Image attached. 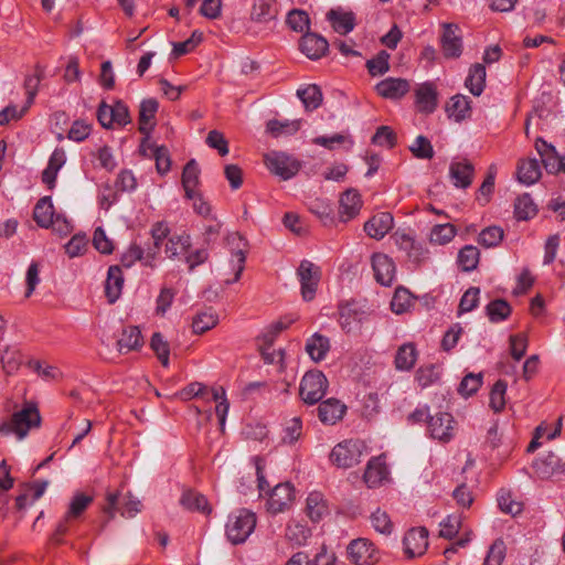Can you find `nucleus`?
<instances>
[{"label":"nucleus","mask_w":565,"mask_h":565,"mask_svg":"<svg viewBox=\"0 0 565 565\" xmlns=\"http://www.w3.org/2000/svg\"><path fill=\"white\" fill-rule=\"evenodd\" d=\"M482 384L481 374H467L459 384L458 392L462 396H471L475 394Z\"/></svg>","instance_id":"obj_63"},{"label":"nucleus","mask_w":565,"mask_h":565,"mask_svg":"<svg viewBox=\"0 0 565 565\" xmlns=\"http://www.w3.org/2000/svg\"><path fill=\"white\" fill-rule=\"evenodd\" d=\"M535 466L537 471L544 477H548L555 472H562L565 469V463H562L559 457L553 452H548L546 456L540 458L535 462Z\"/></svg>","instance_id":"obj_43"},{"label":"nucleus","mask_w":565,"mask_h":565,"mask_svg":"<svg viewBox=\"0 0 565 565\" xmlns=\"http://www.w3.org/2000/svg\"><path fill=\"white\" fill-rule=\"evenodd\" d=\"M475 167L468 159L454 160L449 166V177L456 188L467 189L471 185Z\"/></svg>","instance_id":"obj_19"},{"label":"nucleus","mask_w":565,"mask_h":565,"mask_svg":"<svg viewBox=\"0 0 565 565\" xmlns=\"http://www.w3.org/2000/svg\"><path fill=\"white\" fill-rule=\"evenodd\" d=\"M348 555L355 565H373L380 559L379 551L367 539L353 540L348 546Z\"/></svg>","instance_id":"obj_11"},{"label":"nucleus","mask_w":565,"mask_h":565,"mask_svg":"<svg viewBox=\"0 0 565 565\" xmlns=\"http://www.w3.org/2000/svg\"><path fill=\"white\" fill-rule=\"evenodd\" d=\"M388 468L383 457H373L369 460L364 472V481L369 488L380 487L388 479Z\"/></svg>","instance_id":"obj_22"},{"label":"nucleus","mask_w":565,"mask_h":565,"mask_svg":"<svg viewBox=\"0 0 565 565\" xmlns=\"http://www.w3.org/2000/svg\"><path fill=\"white\" fill-rule=\"evenodd\" d=\"M414 300L415 297L412 295V292L404 286H399L395 290L391 301L392 311L397 315L404 313L409 310L414 303Z\"/></svg>","instance_id":"obj_42"},{"label":"nucleus","mask_w":565,"mask_h":565,"mask_svg":"<svg viewBox=\"0 0 565 565\" xmlns=\"http://www.w3.org/2000/svg\"><path fill=\"white\" fill-rule=\"evenodd\" d=\"M301 127V120H269L267 122V130L274 136L278 137L280 135H294Z\"/></svg>","instance_id":"obj_48"},{"label":"nucleus","mask_w":565,"mask_h":565,"mask_svg":"<svg viewBox=\"0 0 565 565\" xmlns=\"http://www.w3.org/2000/svg\"><path fill=\"white\" fill-rule=\"evenodd\" d=\"M365 446L360 440L348 439L335 445L330 455V461L338 468L348 469L361 462Z\"/></svg>","instance_id":"obj_5"},{"label":"nucleus","mask_w":565,"mask_h":565,"mask_svg":"<svg viewBox=\"0 0 565 565\" xmlns=\"http://www.w3.org/2000/svg\"><path fill=\"white\" fill-rule=\"evenodd\" d=\"M227 243L232 246V264L234 276L226 279L225 282H236L241 279V274L245 268L247 242L238 233H232L227 236Z\"/></svg>","instance_id":"obj_12"},{"label":"nucleus","mask_w":565,"mask_h":565,"mask_svg":"<svg viewBox=\"0 0 565 565\" xmlns=\"http://www.w3.org/2000/svg\"><path fill=\"white\" fill-rule=\"evenodd\" d=\"M519 182L531 185L541 178V168L536 159L520 160L516 170Z\"/></svg>","instance_id":"obj_31"},{"label":"nucleus","mask_w":565,"mask_h":565,"mask_svg":"<svg viewBox=\"0 0 565 565\" xmlns=\"http://www.w3.org/2000/svg\"><path fill=\"white\" fill-rule=\"evenodd\" d=\"M536 205L530 194L520 195L514 203V214L520 221H526L536 215Z\"/></svg>","instance_id":"obj_46"},{"label":"nucleus","mask_w":565,"mask_h":565,"mask_svg":"<svg viewBox=\"0 0 565 565\" xmlns=\"http://www.w3.org/2000/svg\"><path fill=\"white\" fill-rule=\"evenodd\" d=\"M512 312L510 303L504 299H494L486 306V315L492 323L507 320Z\"/></svg>","instance_id":"obj_39"},{"label":"nucleus","mask_w":565,"mask_h":565,"mask_svg":"<svg viewBox=\"0 0 565 565\" xmlns=\"http://www.w3.org/2000/svg\"><path fill=\"white\" fill-rule=\"evenodd\" d=\"M106 500L107 504L103 510L108 514L109 520L114 519L116 511H119L125 518H134L140 511V501L134 498L129 492L108 493Z\"/></svg>","instance_id":"obj_8"},{"label":"nucleus","mask_w":565,"mask_h":565,"mask_svg":"<svg viewBox=\"0 0 565 565\" xmlns=\"http://www.w3.org/2000/svg\"><path fill=\"white\" fill-rule=\"evenodd\" d=\"M40 424L39 409L35 405L26 404L21 411L15 412L10 420L0 424V434H14L18 439H23L31 428L39 427Z\"/></svg>","instance_id":"obj_1"},{"label":"nucleus","mask_w":565,"mask_h":565,"mask_svg":"<svg viewBox=\"0 0 565 565\" xmlns=\"http://www.w3.org/2000/svg\"><path fill=\"white\" fill-rule=\"evenodd\" d=\"M117 345L119 352L139 350L143 345V337L139 328L136 326L125 328L117 341Z\"/></svg>","instance_id":"obj_30"},{"label":"nucleus","mask_w":565,"mask_h":565,"mask_svg":"<svg viewBox=\"0 0 565 565\" xmlns=\"http://www.w3.org/2000/svg\"><path fill=\"white\" fill-rule=\"evenodd\" d=\"M339 323L345 333H352L360 329L362 322L367 319L371 313L369 308L360 305L355 300L341 302L338 306Z\"/></svg>","instance_id":"obj_7"},{"label":"nucleus","mask_w":565,"mask_h":565,"mask_svg":"<svg viewBox=\"0 0 565 565\" xmlns=\"http://www.w3.org/2000/svg\"><path fill=\"white\" fill-rule=\"evenodd\" d=\"M294 499L295 489L292 484L289 482L279 483L269 491L268 511L275 514L280 513L290 507Z\"/></svg>","instance_id":"obj_13"},{"label":"nucleus","mask_w":565,"mask_h":565,"mask_svg":"<svg viewBox=\"0 0 565 565\" xmlns=\"http://www.w3.org/2000/svg\"><path fill=\"white\" fill-rule=\"evenodd\" d=\"M309 211L315 214L324 225L332 222V206L329 201L315 199L309 203Z\"/></svg>","instance_id":"obj_58"},{"label":"nucleus","mask_w":565,"mask_h":565,"mask_svg":"<svg viewBox=\"0 0 565 565\" xmlns=\"http://www.w3.org/2000/svg\"><path fill=\"white\" fill-rule=\"evenodd\" d=\"M362 206L361 195L356 190L349 189L340 198L339 213L343 222L354 218Z\"/></svg>","instance_id":"obj_26"},{"label":"nucleus","mask_w":565,"mask_h":565,"mask_svg":"<svg viewBox=\"0 0 565 565\" xmlns=\"http://www.w3.org/2000/svg\"><path fill=\"white\" fill-rule=\"evenodd\" d=\"M504 232L500 226H488L483 228L478 237V243L486 248L498 246L503 239Z\"/></svg>","instance_id":"obj_51"},{"label":"nucleus","mask_w":565,"mask_h":565,"mask_svg":"<svg viewBox=\"0 0 565 565\" xmlns=\"http://www.w3.org/2000/svg\"><path fill=\"white\" fill-rule=\"evenodd\" d=\"M392 239L399 250L404 252L409 262L419 265L428 259L429 252L425 245L417 242L414 236L405 231H396Z\"/></svg>","instance_id":"obj_10"},{"label":"nucleus","mask_w":565,"mask_h":565,"mask_svg":"<svg viewBox=\"0 0 565 565\" xmlns=\"http://www.w3.org/2000/svg\"><path fill=\"white\" fill-rule=\"evenodd\" d=\"M200 183V168L194 159H191L182 171V185L186 198H194V192Z\"/></svg>","instance_id":"obj_32"},{"label":"nucleus","mask_w":565,"mask_h":565,"mask_svg":"<svg viewBox=\"0 0 565 565\" xmlns=\"http://www.w3.org/2000/svg\"><path fill=\"white\" fill-rule=\"evenodd\" d=\"M507 382L503 380H498L490 392V407L495 412H501L505 406V393H507Z\"/></svg>","instance_id":"obj_56"},{"label":"nucleus","mask_w":565,"mask_h":565,"mask_svg":"<svg viewBox=\"0 0 565 565\" xmlns=\"http://www.w3.org/2000/svg\"><path fill=\"white\" fill-rule=\"evenodd\" d=\"M415 106L420 114H433L438 106V92L431 82H425L415 89Z\"/></svg>","instance_id":"obj_15"},{"label":"nucleus","mask_w":565,"mask_h":565,"mask_svg":"<svg viewBox=\"0 0 565 565\" xmlns=\"http://www.w3.org/2000/svg\"><path fill=\"white\" fill-rule=\"evenodd\" d=\"M329 350L330 340L320 333H315L307 340L306 351L315 362L322 361Z\"/></svg>","instance_id":"obj_33"},{"label":"nucleus","mask_w":565,"mask_h":565,"mask_svg":"<svg viewBox=\"0 0 565 565\" xmlns=\"http://www.w3.org/2000/svg\"><path fill=\"white\" fill-rule=\"evenodd\" d=\"M372 268L376 282H392L395 276V264L391 257L377 253L372 256Z\"/></svg>","instance_id":"obj_24"},{"label":"nucleus","mask_w":565,"mask_h":565,"mask_svg":"<svg viewBox=\"0 0 565 565\" xmlns=\"http://www.w3.org/2000/svg\"><path fill=\"white\" fill-rule=\"evenodd\" d=\"M300 51L310 60H319L321 58L329 49L328 41L317 34L307 32L300 40L299 43Z\"/></svg>","instance_id":"obj_21"},{"label":"nucleus","mask_w":565,"mask_h":565,"mask_svg":"<svg viewBox=\"0 0 565 565\" xmlns=\"http://www.w3.org/2000/svg\"><path fill=\"white\" fill-rule=\"evenodd\" d=\"M256 526V515L247 509H239L228 516L226 536L233 544L244 543Z\"/></svg>","instance_id":"obj_4"},{"label":"nucleus","mask_w":565,"mask_h":565,"mask_svg":"<svg viewBox=\"0 0 565 565\" xmlns=\"http://www.w3.org/2000/svg\"><path fill=\"white\" fill-rule=\"evenodd\" d=\"M207 387L199 382H192L178 392L177 396L182 401H190L194 397H202L210 401Z\"/></svg>","instance_id":"obj_60"},{"label":"nucleus","mask_w":565,"mask_h":565,"mask_svg":"<svg viewBox=\"0 0 565 565\" xmlns=\"http://www.w3.org/2000/svg\"><path fill=\"white\" fill-rule=\"evenodd\" d=\"M417 351L413 343H405L398 348L395 355V367L399 371H409L416 362Z\"/></svg>","instance_id":"obj_40"},{"label":"nucleus","mask_w":565,"mask_h":565,"mask_svg":"<svg viewBox=\"0 0 565 565\" xmlns=\"http://www.w3.org/2000/svg\"><path fill=\"white\" fill-rule=\"evenodd\" d=\"M317 411L318 417L323 424L334 425L343 417L347 407L337 398H328L320 403Z\"/></svg>","instance_id":"obj_25"},{"label":"nucleus","mask_w":565,"mask_h":565,"mask_svg":"<svg viewBox=\"0 0 565 565\" xmlns=\"http://www.w3.org/2000/svg\"><path fill=\"white\" fill-rule=\"evenodd\" d=\"M328 20L331 22L332 28L340 34H348L354 29V15L351 12H339L330 10L327 14Z\"/></svg>","instance_id":"obj_38"},{"label":"nucleus","mask_w":565,"mask_h":565,"mask_svg":"<svg viewBox=\"0 0 565 565\" xmlns=\"http://www.w3.org/2000/svg\"><path fill=\"white\" fill-rule=\"evenodd\" d=\"M507 547L502 539H497L490 546L483 565H501L505 557Z\"/></svg>","instance_id":"obj_62"},{"label":"nucleus","mask_w":565,"mask_h":565,"mask_svg":"<svg viewBox=\"0 0 565 565\" xmlns=\"http://www.w3.org/2000/svg\"><path fill=\"white\" fill-rule=\"evenodd\" d=\"M191 246L189 235L171 236L166 243L164 253L170 259H180L184 256Z\"/></svg>","instance_id":"obj_37"},{"label":"nucleus","mask_w":565,"mask_h":565,"mask_svg":"<svg viewBox=\"0 0 565 565\" xmlns=\"http://www.w3.org/2000/svg\"><path fill=\"white\" fill-rule=\"evenodd\" d=\"M265 164L268 170L280 177L282 180H289L300 170V162L285 152L271 151L265 154Z\"/></svg>","instance_id":"obj_9"},{"label":"nucleus","mask_w":565,"mask_h":565,"mask_svg":"<svg viewBox=\"0 0 565 565\" xmlns=\"http://www.w3.org/2000/svg\"><path fill=\"white\" fill-rule=\"evenodd\" d=\"M470 99L465 95H455L446 105V113L449 118H454L456 121H462L470 117L471 106Z\"/></svg>","instance_id":"obj_29"},{"label":"nucleus","mask_w":565,"mask_h":565,"mask_svg":"<svg viewBox=\"0 0 565 565\" xmlns=\"http://www.w3.org/2000/svg\"><path fill=\"white\" fill-rule=\"evenodd\" d=\"M479 258V249L473 245H466L459 250L458 264L463 271H470L477 267Z\"/></svg>","instance_id":"obj_47"},{"label":"nucleus","mask_w":565,"mask_h":565,"mask_svg":"<svg viewBox=\"0 0 565 565\" xmlns=\"http://www.w3.org/2000/svg\"><path fill=\"white\" fill-rule=\"evenodd\" d=\"M428 430L434 439L449 441L454 436V417L449 413L439 412L429 417Z\"/></svg>","instance_id":"obj_16"},{"label":"nucleus","mask_w":565,"mask_h":565,"mask_svg":"<svg viewBox=\"0 0 565 565\" xmlns=\"http://www.w3.org/2000/svg\"><path fill=\"white\" fill-rule=\"evenodd\" d=\"M288 26L295 32H303L309 30L310 19L306 11L294 9L286 19Z\"/></svg>","instance_id":"obj_53"},{"label":"nucleus","mask_w":565,"mask_h":565,"mask_svg":"<svg viewBox=\"0 0 565 565\" xmlns=\"http://www.w3.org/2000/svg\"><path fill=\"white\" fill-rule=\"evenodd\" d=\"M486 67L484 65L477 63L469 70V74L465 81V86L475 96H480L486 86Z\"/></svg>","instance_id":"obj_34"},{"label":"nucleus","mask_w":565,"mask_h":565,"mask_svg":"<svg viewBox=\"0 0 565 565\" xmlns=\"http://www.w3.org/2000/svg\"><path fill=\"white\" fill-rule=\"evenodd\" d=\"M297 277L300 282H318L323 278L321 267L308 259L301 260Z\"/></svg>","instance_id":"obj_45"},{"label":"nucleus","mask_w":565,"mask_h":565,"mask_svg":"<svg viewBox=\"0 0 565 565\" xmlns=\"http://www.w3.org/2000/svg\"><path fill=\"white\" fill-rule=\"evenodd\" d=\"M154 259V252H149L146 256L143 255V250L140 246L132 244L130 247L121 255L120 266L125 268L131 267L137 260L141 262L145 266H152V262Z\"/></svg>","instance_id":"obj_35"},{"label":"nucleus","mask_w":565,"mask_h":565,"mask_svg":"<svg viewBox=\"0 0 565 565\" xmlns=\"http://www.w3.org/2000/svg\"><path fill=\"white\" fill-rule=\"evenodd\" d=\"M44 76V70L41 65L35 66V73L33 75L26 76L24 81V88L26 92V106L29 107L35 98V95L39 89V85L41 79Z\"/></svg>","instance_id":"obj_57"},{"label":"nucleus","mask_w":565,"mask_h":565,"mask_svg":"<svg viewBox=\"0 0 565 565\" xmlns=\"http://www.w3.org/2000/svg\"><path fill=\"white\" fill-rule=\"evenodd\" d=\"M276 0H254L250 20L256 23H268L277 18Z\"/></svg>","instance_id":"obj_28"},{"label":"nucleus","mask_w":565,"mask_h":565,"mask_svg":"<svg viewBox=\"0 0 565 565\" xmlns=\"http://www.w3.org/2000/svg\"><path fill=\"white\" fill-rule=\"evenodd\" d=\"M441 49L445 57L456 58L461 55L462 40L459 28L456 24H445L441 35Z\"/></svg>","instance_id":"obj_18"},{"label":"nucleus","mask_w":565,"mask_h":565,"mask_svg":"<svg viewBox=\"0 0 565 565\" xmlns=\"http://www.w3.org/2000/svg\"><path fill=\"white\" fill-rule=\"evenodd\" d=\"M307 515L311 521L318 522L327 513V505L320 492H311L307 498Z\"/></svg>","instance_id":"obj_44"},{"label":"nucleus","mask_w":565,"mask_h":565,"mask_svg":"<svg viewBox=\"0 0 565 565\" xmlns=\"http://www.w3.org/2000/svg\"><path fill=\"white\" fill-rule=\"evenodd\" d=\"M159 108V103L154 98L143 99L139 107V131L147 138L153 130L156 122V114Z\"/></svg>","instance_id":"obj_23"},{"label":"nucleus","mask_w":565,"mask_h":565,"mask_svg":"<svg viewBox=\"0 0 565 565\" xmlns=\"http://www.w3.org/2000/svg\"><path fill=\"white\" fill-rule=\"evenodd\" d=\"M390 54L386 51H380L377 55L366 61V68L372 76L383 75L390 70Z\"/></svg>","instance_id":"obj_55"},{"label":"nucleus","mask_w":565,"mask_h":565,"mask_svg":"<svg viewBox=\"0 0 565 565\" xmlns=\"http://www.w3.org/2000/svg\"><path fill=\"white\" fill-rule=\"evenodd\" d=\"M285 535L289 542L296 545H302L310 536V530L299 522L291 521L286 527Z\"/></svg>","instance_id":"obj_52"},{"label":"nucleus","mask_w":565,"mask_h":565,"mask_svg":"<svg viewBox=\"0 0 565 565\" xmlns=\"http://www.w3.org/2000/svg\"><path fill=\"white\" fill-rule=\"evenodd\" d=\"M210 399L217 402V405L215 407V413L218 417L221 428H224L226 415L228 413L230 403L226 399V393L224 387H213L211 390V397Z\"/></svg>","instance_id":"obj_49"},{"label":"nucleus","mask_w":565,"mask_h":565,"mask_svg":"<svg viewBox=\"0 0 565 565\" xmlns=\"http://www.w3.org/2000/svg\"><path fill=\"white\" fill-rule=\"evenodd\" d=\"M409 150L418 159H431L434 157L433 146L425 136H418Z\"/></svg>","instance_id":"obj_64"},{"label":"nucleus","mask_w":565,"mask_h":565,"mask_svg":"<svg viewBox=\"0 0 565 565\" xmlns=\"http://www.w3.org/2000/svg\"><path fill=\"white\" fill-rule=\"evenodd\" d=\"M456 235V227L452 224H438L431 228L429 239L431 243L445 245Z\"/></svg>","instance_id":"obj_54"},{"label":"nucleus","mask_w":565,"mask_h":565,"mask_svg":"<svg viewBox=\"0 0 565 565\" xmlns=\"http://www.w3.org/2000/svg\"><path fill=\"white\" fill-rule=\"evenodd\" d=\"M33 218L40 227H53L61 235H67L72 231V225L66 217L55 214L51 196H44L38 201L33 210Z\"/></svg>","instance_id":"obj_2"},{"label":"nucleus","mask_w":565,"mask_h":565,"mask_svg":"<svg viewBox=\"0 0 565 565\" xmlns=\"http://www.w3.org/2000/svg\"><path fill=\"white\" fill-rule=\"evenodd\" d=\"M394 226V217L388 212L373 215L364 224V231L371 238L382 239Z\"/></svg>","instance_id":"obj_20"},{"label":"nucleus","mask_w":565,"mask_h":565,"mask_svg":"<svg viewBox=\"0 0 565 565\" xmlns=\"http://www.w3.org/2000/svg\"><path fill=\"white\" fill-rule=\"evenodd\" d=\"M217 322L218 319L216 315L212 312H202L193 318L192 329L194 333L202 334L214 328Z\"/></svg>","instance_id":"obj_59"},{"label":"nucleus","mask_w":565,"mask_h":565,"mask_svg":"<svg viewBox=\"0 0 565 565\" xmlns=\"http://www.w3.org/2000/svg\"><path fill=\"white\" fill-rule=\"evenodd\" d=\"M150 348L163 367L169 366L170 345L160 332H154L150 340Z\"/></svg>","instance_id":"obj_50"},{"label":"nucleus","mask_w":565,"mask_h":565,"mask_svg":"<svg viewBox=\"0 0 565 565\" xmlns=\"http://www.w3.org/2000/svg\"><path fill=\"white\" fill-rule=\"evenodd\" d=\"M180 503L186 510L198 511L204 514L211 513L212 510L207 499L203 494L192 490L183 492Z\"/></svg>","instance_id":"obj_36"},{"label":"nucleus","mask_w":565,"mask_h":565,"mask_svg":"<svg viewBox=\"0 0 565 565\" xmlns=\"http://www.w3.org/2000/svg\"><path fill=\"white\" fill-rule=\"evenodd\" d=\"M411 89V84L405 78L387 77L376 84V93L386 99H401Z\"/></svg>","instance_id":"obj_17"},{"label":"nucleus","mask_w":565,"mask_h":565,"mask_svg":"<svg viewBox=\"0 0 565 565\" xmlns=\"http://www.w3.org/2000/svg\"><path fill=\"white\" fill-rule=\"evenodd\" d=\"M479 296L480 289L478 287H470L468 290H466L458 306V316L476 309L479 305Z\"/></svg>","instance_id":"obj_61"},{"label":"nucleus","mask_w":565,"mask_h":565,"mask_svg":"<svg viewBox=\"0 0 565 565\" xmlns=\"http://www.w3.org/2000/svg\"><path fill=\"white\" fill-rule=\"evenodd\" d=\"M328 385L329 382L321 371H308L300 382V398L308 405L317 404L326 395Z\"/></svg>","instance_id":"obj_6"},{"label":"nucleus","mask_w":565,"mask_h":565,"mask_svg":"<svg viewBox=\"0 0 565 565\" xmlns=\"http://www.w3.org/2000/svg\"><path fill=\"white\" fill-rule=\"evenodd\" d=\"M93 497L83 492H77L71 499L68 509L64 518L57 523L55 531L51 535V541L61 544L62 537L68 532L73 522L78 520L86 509L92 504Z\"/></svg>","instance_id":"obj_3"},{"label":"nucleus","mask_w":565,"mask_h":565,"mask_svg":"<svg viewBox=\"0 0 565 565\" xmlns=\"http://www.w3.org/2000/svg\"><path fill=\"white\" fill-rule=\"evenodd\" d=\"M535 149L539 152L542 163L548 173H559V159L555 147L539 138L535 141Z\"/></svg>","instance_id":"obj_27"},{"label":"nucleus","mask_w":565,"mask_h":565,"mask_svg":"<svg viewBox=\"0 0 565 565\" xmlns=\"http://www.w3.org/2000/svg\"><path fill=\"white\" fill-rule=\"evenodd\" d=\"M297 95L301 99L306 110H315L321 105L322 93L320 87L316 84L298 89Z\"/></svg>","instance_id":"obj_41"},{"label":"nucleus","mask_w":565,"mask_h":565,"mask_svg":"<svg viewBox=\"0 0 565 565\" xmlns=\"http://www.w3.org/2000/svg\"><path fill=\"white\" fill-rule=\"evenodd\" d=\"M404 552L408 558L419 557L428 547V531L426 527L411 529L403 540Z\"/></svg>","instance_id":"obj_14"}]
</instances>
